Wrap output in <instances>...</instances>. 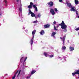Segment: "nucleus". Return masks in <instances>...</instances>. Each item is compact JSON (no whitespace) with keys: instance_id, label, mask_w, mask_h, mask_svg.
<instances>
[{"instance_id":"b1692460","label":"nucleus","mask_w":79,"mask_h":79,"mask_svg":"<svg viewBox=\"0 0 79 79\" xmlns=\"http://www.w3.org/2000/svg\"><path fill=\"white\" fill-rule=\"evenodd\" d=\"M44 54L45 56H46V57L48 56V53L47 52H44Z\"/></svg>"},{"instance_id":"423d86ee","label":"nucleus","mask_w":79,"mask_h":79,"mask_svg":"<svg viewBox=\"0 0 79 79\" xmlns=\"http://www.w3.org/2000/svg\"><path fill=\"white\" fill-rule=\"evenodd\" d=\"M50 13H51L52 15H55V13L54 11V10L53 9H51L50 10Z\"/></svg>"},{"instance_id":"c85d7f7f","label":"nucleus","mask_w":79,"mask_h":79,"mask_svg":"<svg viewBox=\"0 0 79 79\" xmlns=\"http://www.w3.org/2000/svg\"><path fill=\"white\" fill-rule=\"evenodd\" d=\"M54 29L56 31L58 30V29H56V27H55V25H54Z\"/></svg>"},{"instance_id":"f8f14e48","label":"nucleus","mask_w":79,"mask_h":79,"mask_svg":"<svg viewBox=\"0 0 79 79\" xmlns=\"http://www.w3.org/2000/svg\"><path fill=\"white\" fill-rule=\"evenodd\" d=\"M48 5H49L50 6H53V2H52L48 3Z\"/></svg>"},{"instance_id":"ddd939ff","label":"nucleus","mask_w":79,"mask_h":79,"mask_svg":"<svg viewBox=\"0 0 79 79\" xmlns=\"http://www.w3.org/2000/svg\"><path fill=\"white\" fill-rule=\"evenodd\" d=\"M69 49L70 52H73L74 50V48L73 47L70 46L69 47Z\"/></svg>"},{"instance_id":"cd10ccee","label":"nucleus","mask_w":79,"mask_h":79,"mask_svg":"<svg viewBox=\"0 0 79 79\" xmlns=\"http://www.w3.org/2000/svg\"><path fill=\"white\" fill-rule=\"evenodd\" d=\"M76 12L77 16H79V13H78V11H77V10H76Z\"/></svg>"},{"instance_id":"7ed1b4c3","label":"nucleus","mask_w":79,"mask_h":79,"mask_svg":"<svg viewBox=\"0 0 79 79\" xmlns=\"http://www.w3.org/2000/svg\"><path fill=\"white\" fill-rule=\"evenodd\" d=\"M36 32V30H34L33 31H32V37L31 40V47H32V44H33V43L34 42L33 41L34 38V35H35V34Z\"/></svg>"},{"instance_id":"393cba45","label":"nucleus","mask_w":79,"mask_h":79,"mask_svg":"<svg viewBox=\"0 0 79 79\" xmlns=\"http://www.w3.org/2000/svg\"><path fill=\"white\" fill-rule=\"evenodd\" d=\"M4 2L5 3V6H7V1H6V0H4Z\"/></svg>"},{"instance_id":"a211bd4d","label":"nucleus","mask_w":79,"mask_h":79,"mask_svg":"<svg viewBox=\"0 0 79 79\" xmlns=\"http://www.w3.org/2000/svg\"><path fill=\"white\" fill-rule=\"evenodd\" d=\"M75 3L76 5H77L79 3V1L77 0H75Z\"/></svg>"},{"instance_id":"5701e85b","label":"nucleus","mask_w":79,"mask_h":79,"mask_svg":"<svg viewBox=\"0 0 79 79\" xmlns=\"http://www.w3.org/2000/svg\"><path fill=\"white\" fill-rule=\"evenodd\" d=\"M29 76H28L27 77V79H30V77H31V76H32V75L30 74L29 75Z\"/></svg>"},{"instance_id":"f257e3e1","label":"nucleus","mask_w":79,"mask_h":79,"mask_svg":"<svg viewBox=\"0 0 79 79\" xmlns=\"http://www.w3.org/2000/svg\"><path fill=\"white\" fill-rule=\"evenodd\" d=\"M17 2H19L20 3L19 5V11H20L19 13V16H22V8L21 7L22 5H21V0H17Z\"/></svg>"},{"instance_id":"7c9ffc66","label":"nucleus","mask_w":79,"mask_h":79,"mask_svg":"<svg viewBox=\"0 0 79 79\" xmlns=\"http://www.w3.org/2000/svg\"><path fill=\"white\" fill-rule=\"evenodd\" d=\"M35 10L36 11V12H37L38 11V10H37V7H36L35 8Z\"/></svg>"},{"instance_id":"79ce46f5","label":"nucleus","mask_w":79,"mask_h":79,"mask_svg":"<svg viewBox=\"0 0 79 79\" xmlns=\"http://www.w3.org/2000/svg\"><path fill=\"white\" fill-rule=\"evenodd\" d=\"M25 29V28H24V27L23 28V29Z\"/></svg>"},{"instance_id":"473e14b6","label":"nucleus","mask_w":79,"mask_h":79,"mask_svg":"<svg viewBox=\"0 0 79 79\" xmlns=\"http://www.w3.org/2000/svg\"><path fill=\"white\" fill-rule=\"evenodd\" d=\"M37 22H38L37 20H36V21H35L33 22V23H37Z\"/></svg>"},{"instance_id":"37998d69","label":"nucleus","mask_w":79,"mask_h":79,"mask_svg":"<svg viewBox=\"0 0 79 79\" xmlns=\"http://www.w3.org/2000/svg\"><path fill=\"white\" fill-rule=\"evenodd\" d=\"M77 18H79V16L77 17Z\"/></svg>"},{"instance_id":"0eeeda50","label":"nucleus","mask_w":79,"mask_h":79,"mask_svg":"<svg viewBox=\"0 0 79 79\" xmlns=\"http://www.w3.org/2000/svg\"><path fill=\"white\" fill-rule=\"evenodd\" d=\"M70 8H71V11H76V7L72 6Z\"/></svg>"},{"instance_id":"f704fd0d","label":"nucleus","mask_w":79,"mask_h":79,"mask_svg":"<svg viewBox=\"0 0 79 79\" xmlns=\"http://www.w3.org/2000/svg\"><path fill=\"white\" fill-rule=\"evenodd\" d=\"M75 30L77 31H79V27H78L77 28H76L75 29Z\"/></svg>"},{"instance_id":"1a4fd4ad","label":"nucleus","mask_w":79,"mask_h":79,"mask_svg":"<svg viewBox=\"0 0 79 79\" xmlns=\"http://www.w3.org/2000/svg\"><path fill=\"white\" fill-rule=\"evenodd\" d=\"M33 4L32 2H31L30 5L28 6V8H29V9L32 8V5H33Z\"/></svg>"},{"instance_id":"e433bc0d","label":"nucleus","mask_w":79,"mask_h":79,"mask_svg":"<svg viewBox=\"0 0 79 79\" xmlns=\"http://www.w3.org/2000/svg\"><path fill=\"white\" fill-rule=\"evenodd\" d=\"M56 21H55L54 22L53 24H56Z\"/></svg>"},{"instance_id":"20e7f679","label":"nucleus","mask_w":79,"mask_h":79,"mask_svg":"<svg viewBox=\"0 0 79 79\" xmlns=\"http://www.w3.org/2000/svg\"><path fill=\"white\" fill-rule=\"evenodd\" d=\"M66 3L68 6L69 7V8H71L72 7V5H71V4L69 3V1H66Z\"/></svg>"},{"instance_id":"4be33fe9","label":"nucleus","mask_w":79,"mask_h":79,"mask_svg":"<svg viewBox=\"0 0 79 79\" xmlns=\"http://www.w3.org/2000/svg\"><path fill=\"white\" fill-rule=\"evenodd\" d=\"M35 72H36V71L33 70L31 72V74H34V73H35Z\"/></svg>"},{"instance_id":"a19ab883","label":"nucleus","mask_w":79,"mask_h":79,"mask_svg":"<svg viewBox=\"0 0 79 79\" xmlns=\"http://www.w3.org/2000/svg\"><path fill=\"white\" fill-rule=\"evenodd\" d=\"M35 18H37V16H35Z\"/></svg>"},{"instance_id":"dca6fc26","label":"nucleus","mask_w":79,"mask_h":79,"mask_svg":"<svg viewBox=\"0 0 79 79\" xmlns=\"http://www.w3.org/2000/svg\"><path fill=\"white\" fill-rule=\"evenodd\" d=\"M44 26L45 28H47L49 26H50V25H49V24H47V25H45Z\"/></svg>"},{"instance_id":"ea45409f","label":"nucleus","mask_w":79,"mask_h":79,"mask_svg":"<svg viewBox=\"0 0 79 79\" xmlns=\"http://www.w3.org/2000/svg\"><path fill=\"white\" fill-rule=\"evenodd\" d=\"M29 13H28V15H30V14H31V13H30V12H29Z\"/></svg>"},{"instance_id":"f3484780","label":"nucleus","mask_w":79,"mask_h":79,"mask_svg":"<svg viewBox=\"0 0 79 79\" xmlns=\"http://www.w3.org/2000/svg\"><path fill=\"white\" fill-rule=\"evenodd\" d=\"M27 57H26V58L24 60V62H23V66H24V65L26 64V60H27Z\"/></svg>"},{"instance_id":"2eb2a0df","label":"nucleus","mask_w":79,"mask_h":79,"mask_svg":"<svg viewBox=\"0 0 79 79\" xmlns=\"http://www.w3.org/2000/svg\"><path fill=\"white\" fill-rule=\"evenodd\" d=\"M18 72H19V70H18L16 72V74H15L14 76L12 77L13 79H15V77H16V75L17 74V73H18Z\"/></svg>"},{"instance_id":"72a5a7b5","label":"nucleus","mask_w":79,"mask_h":79,"mask_svg":"<svg viewBox=\"0 0 79 79\" xmlns=\"http://www.w3.org/2000/svg\"><path fill=\"white\" fill-rule=\"evenodd\" d=\"M53 57V55H50L49 56V58H52Z\"/></svg>"},{"instance_id":"aec40b11","label":"nucleus","mask_w":79,"mask_h":79,"mask_svg":"<svg viewBox=\"0 0 79 79\" xmlns=\"http://www.w3.org/2000/svg\"><path fill=\"white\" fill-rule=\"evenodd\" d=\"M37 16L38 18H40V17L41 16V14H40V13H38L37 15Z\"/></svg>"},{"instance_id":"c756f323","label":"nucleus","mask_w":79,"mask_h":79,"mask_svg":"<svg viewBox=\"0 0 79 79\" xmlns=\"http://www.w3.org/2000/svg\"><path fill=\"white\" fill-rule=\"evenodd\" d=\"M33 7L34 8H37V5H35L33 6Z\"/></svg>"},{"instance_id":"de8ad7c7","label":"nucleus","mask_w":79,"mask_h":79,"mask_svg":"<svg viewBox=\"0 0 79 79\" xmlns=\"http://www.w3.org/2000/svg\"><path fill=\"white\" fill-rule=\"evenodd\" d=\"M78 78H79V76Z\"/></svg>"},{"instance_id":"6e6552de","label":"nucleus","mask_w":79,"mask_h":79,"mask_svg":"<svg viewBox=\"0 0 79 79\" xmlns=\"http://www.w3.org/2000/svg\"><path fill=\"white\" fill-rule=\"evenodd\" d=\"M79 74V70H76V71L75 73H72L73 76H74L75 74Z\"/></svg>"},{"instance_id":"bb28decb","label":"nucleus","mask_w":79,"mask_h":79,"mask_svg":"<svg viewBox=\"0 0 79 79\" xmlns=\"http://www.w3.org/2000/svg\"><path fill=\"white\" fill-rule=\"evenodd\" d=\"M60 24H61H61H57V26L56 27V28H58L59 27V26H61V25H60Z\"/></svg>"},{"instance_id":"58836bf2","label":"nucleus","mask_w":79,"mask_h":79,"mask_svg":"<svg viewBox=\"0 0 79 79\" xmlns=\"http://www.w3.org/2000/svg\"><path fill=\"white\" fill-rule=\"evenodd\" d=\"M59 58L60 60H62V58H61V57H60Z\"/></svg>"},{"instance_id":"6ab92c4d","label":"nucleus","mask_w":79,"mask_h":79,"mask_svg":"<svg viewBox=\"0 0 79 79\" xmlns=\"http://www.w3.org/2000/svg\"><path fill=\"white\" fill-rule=\"evenodd\" d=\"M54 10L56 12V13H58V12H59V11H58V10L56 8H55Z\"/></svg>"},{"instance_id":"9b49d317","label":"nucleus","mask_w":79,"mask_h":79,"mask_svg":"<svg viewBox=\"0 0 79 79\" xmlns=\"http://www.w3.org/2000/svg\"><path fill=\"white\" fill-rule=\"evenodd\" d=\"M56 32H53L51 35V36L53 37H54V38H55V35H56Z\"/></svg>"},{"instance_id":"4c0bfd02","label":"nucleus","mask_w":79,"mask_h":79,"mask_svg":"<svg viewBox=\"0 0 79 79\" xmlns=\"http://www.w3.org/2000/svg\"><path fill=\"white\" fill-rule=\"evenodd\" d=\"M60 2H62V0H59Z\"/></svg>"},{"instance_id":"39448f33","label":"nucleus","mask_w":79,"mask_h":79,"mask_svg":"<svg viewBox=\"0 0 79 79\" xmlns=\"http://www.w3.org/2000/svg\"><path fill=\"white\" fill-rule=\"evenodd\" d=\"M28 10L29 11V13H30V14H31V16L32 17H35V14H34L31 11V10L30 9H29Z\"/></svg>"},{"instance_id":"49530a36","label":"nucleus","mask_w":79,"mask_h":79,"mask_svg":"<svg viewBox=\"0 0 79 79\" xmlns=\"http://www.w3.org/2000/svg\"><path fill=\"white\" fill-rule=\"evenodd\" d=\"M68 42H69V40H68Z\"/></svg>"},{"instance_id":"c9c22d12","label":"nucleus","mask_w":79,"mask_h":79,"mask_svg":"<svg viewBox=\"0 0 79 79\" xmlns=\"http://www.w3.org/2000/svg\"><path fill=\"white\" fill-rule=\"evenodd\" d=\"M21 70H20L19 72V73H18V75H17V77H18V75H19V74H20V73H21Z\"/></svg>"},{"instance_id":"2f4dec72","label":"nucleus","mask_w":79,"mask_h":79,"mask_svg":"<svg viewBox=\"0 0 79 79\" xmlns=\"http://www.w3.org/2000/svg\"><path fill=\"white\" fill-rule=\"evenodd\" d=\"M66 57H64V61H66Z\"/></svg>"},{"instance_id":"c03bdc74","label":"nucleus","mask_w":79,"mask_h":79,"mask_svg":"<svg viewBox=\"0 0 79 79\" xmlns=\"http://www.w3.org/2000/svg\"><path fill=\"white\" fill-rule=\"evenodd\" d=\"M60 39H62V38L60 37Z\"/></svg>"},{"instance_id":"f03ea898","label":"nucleus","mask_w":79,"mask_h":79,"mask_svg":"<svg viewBox=\"0 0 79 79\" xmlns=\"http://www.w3.org/2000/svg\"><path fill=\"white\" fill-rule=\"evenodd\" d=\"M60 25H61V29H64V32H66L67 31V29H66L67 28V26L66 24H65L64 21H62L61 24H60Z\"/></svg>"},{"instance_id":"a18cd8bd","label":"nucleus","mask_w":79,"mask_h":79,"mask_svg":"<svg viewBox=\"0 0 79 79\" xmlns=\"http://www.w3.org/2000/svg\"><path fill=\"white\" fill-rule=\"evenodd\" d=\"M0 16H1V14H0Z\"/></svg>"},{"instance_id":"412c9836","label":"nucleus","mask_w":79,"mask_h":79,"mask_svg":"<svg viewBox=\"0 0 79 79\" xmlns=\"http://www.w3.org/2000/svg\"><path fill=\"white\" fill-rule=\"evenodd\" d=\"M66 49V47L65 46H62V50H64Z\"/></svg>"},{"instance_id":"9d476101","label":"nucleus","mask_w":79,"mask_h":79,"mask_svg":"<svg viewBox=\"0 0 79 79\" xmlns=\"http://www.w3.org/2000/svg\"><path fill=\"white\" fill-rule=\"evenodd\" d=\"M66 38V36H64L63 37V39H62V41H63V45H64V41H65V39Z\"/></svg>"},{"instance_id":"a878e982","label":"nucleus","mask_w":79,"mask_h":79,"mask_svg":"<svg viewBox=\"0 0 79 79\" xmlns=\"http://www.w3.org/2000/svg\"><path fill=\"white\" fill-rule=\"evenodd\" d=\"M25 58L24 57H22V58L21 59H20V61H21L22 62V61H23V60H24Z\"/></svg>"},{"instance_id":"4468645a","label":"nucleus","mask_w":79,"mask_h":79,"mask_svg":"<svg viewBox=\"0 0 79 79\" xmlns=\"http://www.w3.org/2000/svg\"><path fill=\"white\" fill-rule=\"evenodd\" d=\"M45 32H44V31L42 30L41 32H40V34L41 35H44V34Z\"/></svg>"}]
</instances>
